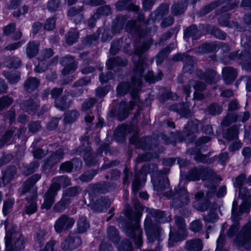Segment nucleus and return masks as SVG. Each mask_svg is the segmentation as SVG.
<instances>
[{
    "mask_svg": "<svg viewBox=\"0 0 251 251\" xmlns=\"http://www.w3.org/2000/svg\"><path fill=\"white\" fill-rule=\"evenodd\" d=\"M152 44V39L149 38L146 41H144L142 45L136 46L134 50L135 54L132 57L134 67L131 80V85H130L128 82L119 84L117 88L118 95L123 96L126 94L131 88L132 89L131 95L132 98L134 99L137 98V92L140 89L142 83L143 74L146 67L144 59L141 57V55L149 50Z\"/></svg>",
    "mask_w": 251,
    "mask_h": 251,
    "instance_id": "nucleus-1",
    "label": "nucleus"
},
{
    "mask_svg": "<svg viewBox=\"0 0 251 251\" xmlns=\"http://www.w3.org/2000/svg\"><path fill=\"white\" fill-rule=\"evenodd\" d=\"M237 206V201H234L232 203L231 215L233 223L229 228L227 235L229 238H233L234 242L249 249L250 247H248V244L251 240V220L241 229L239 234L237 233L239 229L238 221L240 217L244 213L249 212L250 206L247 203L243 202L240 205L239 209L238 210Z\"/></svg>",
    "mask_w": 251,
    "mask_h": 251,
    "instance_id": "nucleus-2",
    "label": "nucleus"
},
{
    "mask_svg": "<svg viewBox=\"0 0 251 251\" xmlns=\"http://www.w3.org/2000/svg\"><path fill=\"white\" fill-rule=\"evenodd\" d=\"M41 178L40 175L35 174L28 178L19 188V192L22 194L30 192L32 194L31 198H26L27 203L24 207V212L28 215L35 213L37 210V188L34 185Z\"/></svg>",
    "mask_w": 251,
    "mask_h": 251,
    "instance_id": "nucleus-3",
    "label": "nucleus"
},
{
    "mask_svg": "<svg viewBox=\"0 0 251 251\" xmlns=\"http://www.w3.org/2000/svg\"><path fill=\"white\" fill-rule=\"evenodd\" d=\"M139 213H137L132 217L130 211L128 210L125 211V215L130 220L126 225V233L133 239L136 248H140L143 245L142 230L140 226Z\"/></svg>",
    "mask_w": 251,
    "mask_h": 251,
    "instance_id": "nucleus-4",
    "label": "nucleus"
},
{
    "mask_svg": "<svg viewBox=\"0 0 251 251\" xmlns=\"http://www.w3.org/2000/svg\"><path fill=\"white\" fill-rule=\"evenodd\" d=\"M186 177L190 181H196L200 179L203 181H207L205 184L209 188L208 193L213 194L216 191V186L213 184L215 174L210 169L194 168L188 172Z\"/></svg>",
    "mask_w": 251,
    "mask_h": 251,
    "instance_id": "nucleus-5",
    "label": "nucleus"
},
{
    "mask_svg": "<svg viewBox=\"0 0 251 251\" xmlns=\"http://www.w3.org/2000/svg\"><path fill=\"white\" fill-rule=\"evenodd\" d=\"M85 143L88 145V141L84 140L83 146L79 147L78 150L83 155L86 163L89 166L95 164L97 162L98 158L103 156V152L106 154L109 151V146L107 144H104L100 146L98 149L97 153L95 154L91 152V148L89 146L84 147Z\"/></svg>",
    "mask_w": 251,
    "mask_h": 251,
    "instance_id": "nucleus-6",
    "label": "nucleus"
},
{
    "mask_svg": "<svg viewBox=\"0 0 251 251\" xmlns=\"http://www.w3.org/2000/svg\"><path fill=\"white\" fill-rule=\"evenodd\" d=\"M168 199L172 198L171 206L175 208L187 205L190 201L188 192L185 187H178L175 192H170L167 194Z\"/></svg>",
    "mask_w": 251,
    "mask_h": 251,
    "instance_id": "nucleus-7",
    "label": "nucleus"
},
{
    "mask_svg": "<svg viewBox=\"0 0 251 251\" xmlns=\"http://www.w3.org/2000/svg\"><path fill=\"white\" fill-rule=\"evenodd\" d=\"M175 220L178 230L175 235H170L168 242L169 247L173 246L175 242L183 240L187 235L185 230L186 225L184 219L179 216H176Z\"/></svg>",
    "mask_w": 251,
    "mask_h": 251,
    "instance_id": "nucleus-8",
    "label": "nucleus"
},
{
    "mask_svg": "<svg viewBox=\"0 0 251 251\" xmlns=\"http://www.w3.org/2000/svg\"><path fill=\"white\" fill-rule=\"evenodd\" d=\"M6 230V235L5 237V242L6 246V251H20L24 249L25 244V240L24 236L21 234L18 233L14 235L15 241L14 243V247H12L10 245L11 235V233L7 231V226H5Z\"/></svg>",
    "mask_w": 251,
    "mask_h": 251,
    "instance_id": "nucleus-9",
    "label": "nucleus"
},
{
    "mask_svg": "<svg viewBox=\"0 0 251 251\" xmlns=\"http://www.w3.org/2000/svg\"><path fill=\"white\" fill-rule=\"evenodd\" d=\"M144 226L145 230L150 242L152 243L155 240L158 241L160 240L161 236V229L158 226L154 227L151 217L150 215L147 216L145 219Z\"/></svg>",
    "mask_w": 251,
    "mask_h": 251,
    "instance_id": "nucleus-10",
    "label": "nucleus"
},
{
    "mask_svg": "<svg viewBox=\"0 0 251 251\" xmlns=\"http://www.w3.org/2000/svg\"><path fill=\"white\" fill-rule=\"evenodd\" d=\"M63 90L62 88H54L50 93L51 98L55 99V107L61 110L69 108L72 103V100H68L65 95L57 99L58 96L62 93Z\"/></svg>",
    "mask_w": 251,
    "mask_h": 251,
    "instance_id": "nucleus-11",
    "label": "nucleus"
},
{
    "mask_svg": "<svg viewBox=\"0 0 251 251\" xmlns=\"http://www.w3.org/2000/svg\"><path fill=\"white\" fill-rule=\"evenodd\" d=\"M59 190V186L56 183H52L49 189L44 196V202L41 205V208L50 209L54 202V197L57 195V192Z\"/></svg>",
    "mask_w": 251,
    "mask_h": 251,
    "instance_id": "nucleus-12",
    "label": "nucleus"
},
{
    "mask_svg": "<svg viewBox=\"0 0 251 251\" xmlns=\"http://www.w3.org/2000/svg\"><path fill=\"white\" fill-rule=\"evenodd\" d=\"M75 223V220L63 214L59 217L54 224V229L57 233H61L64 230H67L72 228Z\"/></svg>",
    "mask_w": 251,
    "mask_h": 251,
    "instance_id": "nucleus-13",
    "label": "nucleus"
},
{
    "mask_svg": "<svg viewBox=\"0 0 251 251\" xmlns=\"http://www.w3.org/2000/svg\"><path fill=\"white\" fill-rule=\"evenodd\" d=\"M150 173L149 166L144 165L140 170L138 174H136L132 182V189L134 195H136L139 189L142 187V182H145L148 173Z\"/></svg>",
    "mask_w": 251,
    "mask_h": 251,
    "instance_id": "nucleus-14",
    "label": "nucleus"
},
{
    "mask_svg": "<svg viewBox=\"0 0 251 251\" xmlns=\"http://www.w3.org/2000/svg\"><path fill=\"white\" fill-rule=\"evenodd\" d=\"M158 173L155 172L151 175V182L153 184L154 189L158 192H162L169 186V180L167 177L164 175L159 174L158 177H156L155 175H157Z\"/></svg>",
    "mask_w": 251,
    "mask_h": 251,
    "instance_id": "nucleus-15",
    "label": "nucleus"
},
{
    "mask_svg": "<svg viewBox=\"0 0 251 251\" xmlns=\"http://www.w3.org/2000/svg\"><path fill=\"white\" fill-rule=\"evenodd\" d=\"M81 244L80 236L76 233H70L67 239L62 243L61 248L64 251L73 250Z\"/></svg>",
    "mask_w": 251,
    "mask_h": 251,
    "instance_id": "nucleus-16",
    "label": "nucleus"
},
{
    "mask_svg": "<svg viewBox=\"0 0 251 251\" xmlns=\"http://www.w3.org/2000/svg\"><path fill=\"white\" fill-rule=\"evenodd\" d=\"M250 117V113L248 111L240 113L238 115L235 113H229L222 122L223 126H227L231 123L237 121L245 122L247 121Z\"/></svg>",
    "mask_w": 251,
    "mask_h": 251,
    "instance_id": "nucleus-17",
    "label": "nucleus"
},
{
    "mask_svg": "<svg viewBox=\"0 0 251 251\" xmlns=\"http://www.w3.org/2000/svg\"><path fill=\"white\" fill-rule=\"evenodd\" d=\"M173 59L175 61H182L185 63L183 66L184 72L191 73L194 69V60L191 56L188 55L187 53H177L173 56Z\"/></svg>",
    "mask_w": 251,
    "mask_h": 251,
    "instance_id": "nucleus-18",
    "label": "nucleus"
},
{
    "mask_svg": "<svg viewBox=\"0 0 251 251\" xmlns=\"http://www.w3.org/2000/svg\"><path fill=\"white\" fill-rule=\"evenodd\" d=\"M136 22L135 21L132 20L128 21L126 26V30L128 32H132L133 31L136 32L140 38L143 37L146 35L151 36L152 34H154L157 30V26L153 25L152 26V29H151L150 30L139 31L136 26Z\"/></svg>",
    "mask_w": 251,
    "mask_h": 251,
    "instance_id": "nucleus-19",
    "label": "nucleus"
},
{
    "mask_svg": "<svg viewBox=\"0 0 251 251\" xmlns=\"http://www.w3.org/2000/svg\"><path fill=\"white\" fill-rule=\"evenodd\" d=\"M60 63L64 67L62 71V74L64 75L73 73L77 67L75 59L70 55L62 58Z\"/></svg>",
    "mask_w": 251,
    "mask_h": 251,
    "instance_id": "nucleus-20",
    "label": "nucleus"
},
{
    "mask_svg": "<svg viewBox=\"0 0 251 251\" xmlns=\"http://www.w3.org/2000/svg\"><path fill=\"white\" fill-rule=\"evenodd\" d=\"M135 104L134 101H130L128 104L126 101H121L116 111V116L120 121L124 120L128 115L129 110H132Z\"/></svg>",
    "mask_w": 251,
    "mask_h": 251,
    "instance_id": "nucleus-21",
    "label": "nucleus"
},
{
    "mask_svg": "<svg viewBox=\"0 0 251 251\" xmlns=\"http://www.w3.org/2000/svg\"><path fill=\"white\" fill-rule=\"evenodd\" d=\"M246 181V176L244 174H241L236 178L234 186L239 189V195L245 200H249L251 199V191L246 190L242 189L241 187L244 184Z\"/></svg>",
    "mask_w": 251,
    "mask_h": 251,
    "instance_id": "nucleus-22",
    "label": "nucleus"
},
{
    "mask_svg": "<svg viewBox=\"0 0 251 251\" xmlns=\"http://www.w3.org/2000/svg\"><path fill=\"white\" fill-rule=\"evenodd\" d=\"M64 154V150L59 149L55 152H53L50 155V157L47 159L45 162V168L48 169L51 168L54 165L58 163L63 157Z\"/></svg>",
    "mask_w": 251,
    "mask_h": 251,
    "instance_id": "nucleus-23",
    "label": "nucleus"
},
{
    "mask_svg": "<svg viewBox=\"0 0 251 251\" xmlns=\"http://www.w3.org/2000/svg\"><path fill=\"white\" fill-rule=\"evenodd\" d=\"M168 10L169 5L168 4H163L161 5L155 11L151 14L150 17L147 22V24L151 21L154 22L161 19L168 12Z\"/></svg>",
    "mask_w": 251,
    "mask_h": 251,
    "instance_id": "nucleus-24",
    "label": "nucleus"
},
{
    "mask_svg": "<svg viewBox=\"0 0 251 251\" xmlns=\"http://www.w3.org/2000/svg\"><path fill=\"white\" fill-rule=\"evenodd\" d=\"M115 5L117 10L118 11L127 10L137 11L139 9V6L133 4L132 0H122L117 2Z\"/></svg>",
    "mask_w": 251,
    "mask_h": 251,
    "instance_id": "nucleus-25",
    "label": "nucleus"
},
{
    "mask_svg": "<svg viewBox=\"0 0 251 251\" xmlns=\"http://www.w3.org/2000/svg\"><path fill=\"white\" fill-rule=\"evenodd\" d=\"M191 86H192L196 91H202L205 89V85L204 83L193 80H190L188 84L183 86V91L187 97H189L191 93Z\"/></svg>",
    "mask_w": 251,
    "mask_h": 251,
    "instance_id": "nucleus-26",
    "label": "nucleus"
},
{
    "mask_svg": "<svg viewBox=\"0 0 251 251\" xmlns=\"http://www.w3.org/2000/svg\"><path fill=\"white\" fill-rule=\"evenodd\" d=\"M201 126V124L197 119L190 120L184 127V134L190 136L198 132L199 127Z\"/></svg>",
    "mask_w": 251,
    "mask_h": 251,
    "instance_id": "nucleus-27",
    "label": "nucleus"
},
{
    "mask_svg": "<svg viewBox=\"0 0 251 251\" xmlns=\"http://www.w3.org/2000/svg\"><path fill=\"white\" fill-rule=\"evenodd\" d=\"M223 77L226 84L233 81L237 75L236 71L231 67H226L223 69Z\"/></svg>",
    "mask_w": 251,
    "mask_h": 251,
    "instance_id": "nucleus-28",
    "label": "nucleus"
},
{
    "mask_svg": "<svg viewBox=\"0 0 251 251\" xmlns=\"http://www.w3.org/2000/svg\"><path fill=\"white\" fill-rule=\"evenodd\" d=\"M198 75L200 78L204 79L209 84L215 83L219 79L216 72L213 70H208L201 75L198 74Z\"/></svg>",
    "mask_w": 251,
    "mask_h": 251,
    "instance_id": "nucleus-29",
    "label": "nucleus"
},
{
    "mask_svg": "<svg viewBox=\"0 0 251 251\" xmlns=\"http://www.w3.org/2000/svg\"><path fill=\"white\" fill-rule=\"evenodd\" d=\"M202 248V242L200 239H191L186 242L185 249L187 251H201Z\"/></svg>",
    "mask_w": 251,
    "mask_h": 251,
    "instance_id": "nucleus-30",
    "label": "nucleus"
},
{
    "mask_svg": "<svg viewBox=\"0 0 251 251\" xmlns=\"http://www.w3.org/2000/svg\"><path fill=\"white\" fill-rule=\"evenodd\" d=\"M16 128L11 127L7 130L0 139V147H2L5 145L11 144L14 139L13 134L15 132Z\"/></svg>",
    "mask_w": 251,
    "mask_h": 251,
    "instance_id": "nucleus-31",
    "label": "nucleus"
},
{
    "mask_svg": "<svg viewBox=\"0 0 251 251\" xmlns=\"http://www.w3.org/2000/svg\"><path fill=\"white\" fill-rule=\"evenodd\" d=\"M129 126L125 124L117 127L114 131V137L118 141L125 140L126 135L129 132Z\"/></svg>",
    "mask_w": 251,
    "mask_h": 251,
    "instance_id": "nucleus-32",
    "label": "nucleus"
},
{
    "mask_svg": "<svg viewBox=\"0 0 251 251\" xmlns=\"http://www.w3.org/2000/svg\"><path fill=\"white\" fill-rule=\"evenodd\" d=\"M110 205L111 202L108 199L100 198L97 200L93 206V208L98 212H101L106 210Z\"/></svg>",
    "mask_w": 251,
    "mask_h": 251,
    "instance_id": "nucleus-33",
    "label": "nucleus"
},
{
    "mask_svg": "<svg viewBox=\"0 0 251 251\" xmlns=\"http://www.w3.org/2000/svg\"><path fill=\"white\" fill-rule=\"evenodd\" d=\"M21 107L24 110L31 114H37L38 115L40 114L37 111V108L38 107V103L33 101V100H28L21 104Z\"/></svg>",
    "mask_w": 251,
    "mask_h": 251,
    "instance_id": "nucleus-34",
    "label": "nucleus"
},
{
    "mask_svg": "<svg viewBox=\"0 0 251 251\" xmlns=\"http://www.w3.org/2000/svg\"><path fill=\"white\" fill-rule=\"evenodd\" d=\"M151 139L150 137H144L140 140L138 141L137 138L135 136L132 137L130 139V142L131 144H135L137 148H141L143 150H147L150 147Z\"/></svg>",
    "mask_w": 251,
    "mask_h": 251,
    "instance_id": "nucleus-35",
    "label": "nucleus"
},
{
    "mask_svg": "<svg viewBox=\"0 0 251 251\" xmlns=\"http://www.w3.org/2000/svg\"><path fill=\"white\" fill-rule=\"evenodd\" d=\"M188 153L194 155V159L198 162L205 163H209L210 161L207 155L201 154L199 151L196 148H191L187 151Z\"/></svg>",
    "mask_w": 251,
    "mask_h": 251,
    "instance_id": "nucleus-36",
    "label": "nucleus"
},
{
    "mask_svg": "<svg viewBox=\"0 0 251 251\" xmlns=\"http://www.w3.org/2000/svg\"><path fill=\"white\" fill-rule=\"evenodd\" d=\"M2 75L11 84L17 83L21 79V73L17 71L14 72L3 71Z\"/></svg>",
    "mask_w": 251,
    "mask_h": 251,
    "instance_id": "nucleus-37",
    "label": "nucleus"
},
{
    "mask_svg": "<svg viewBox=\"0 0 251 251\" xmlns=\"http://www.w3.org/2000/svg\"><path fill=\"white\" fill-rule=\"evenodd\" d=\"M39 44L35 41L29 42L26 47V53L29 58L34 57L39 51Z\"/></svg>",
    "mask_w": 251,
    "mask_h": 251,
    "instance_id": "nucleus-38",
    "label": "nucleus"
},
{
    "mask_svg": "<svg viewBox=\"0 0 251 251\" xmlns=\"http://www.w3.org/2000/svg\"><path fill=\"white\" fill-rule=\"evenodd\" d=\"M199 31L195 25H192L185 29L184 32L185 39L192 37L193 40H197L200 38Z\"/></svg>",
    "mask_w": 251,
    "mask_h": 251,
    "instance_id": "nucleus-39",
    "label": "nucleus"
},
{
    "mask_svg": "<svg viewBox=\"0 0 251 251\" xmlns=\"http://www.w3.org/2000/svg\"><path fill=\"white\" fill-rule=\"evenodd\" d=\"M126 60H123L120 57L117 56L109 59L106 62V66L109 70L113 69L116 66H125L126 65Z\"/></svg>",
    "mask_w": 251,
    "mask_h": 251,
    "instance_id": "nucleus-40",
    "label": "nucleus"
},
{
    "mask_svg": "<svg viewBox=\"0 0 251 251\" xmlns=\"http://www.w3.org/2000/svg\"><path fill=\"white\" fill-rule=\"evenodd\" d=\"M16 174V168L14 167H11L7 169L3 173L2 183L3 185L10 182L14 177Z\"/></svg>",
    "mask_w": 251,
    "mask_h": 251,
    "instance_id": "nucleus-41",
    "label": "nucleus"
},
{
    "mask_svg": "<svg viewBox=\"0 0 251 251\" xmlns=\"http://www.w3.org/2000/svg\"><path fill=\"white\" fill-rule=\"evenodd\" d=\"M39 83L40 81L37 78L30 77L25 81L24 87L26 91L30 92L37 89Z\"/></svg>",
    "mask_w": 251,
    "mask_h": 251,
    "instance_id": "nucleus-42",
    "label": "nucleus"
},
{
    "mask_svg": "<svg viewBox=\"0 0 251 251\" xmlns=\"http://www.w3.org/2000/svg\"><path fill=\"white\" fill-rule=\"evenodd\" d=\"M126 18L124 16H119L114 21L112 31L115 33H118L123 29Z\"/></svg>",
    "mask_w": 251,
    "mask_h": 251,
    "instance_id": "nucleus-43",
    "label": "nucleus"
},
{
    "mask_svg": "<svg viewBox=\"0 0 251 251\" xmlns=\"http://www.w3.org/2000/svg\"><path fill=\"white\" fill-rule=\"evenodd\" d=\"M82 10V7H73L68 10L67 15L70 17L76 16L77 19H75V22L77 24L79 23L82 19V15L80 14Z\"/></svg>",
    "mask_w": 251,
    "mask_h": 251,
    "instance_id": "nucleus-44",
    "label": "nucleus"
},
{
    "mask_svg": "<svg viewBox=\"0 0 251 251\" xmlns=\"http://www.w3.org/2000/svg\"><path fill=\"white\" fill-rule=\"evenodd\" d=\"M52 183L58 184L59 186V189L61 186L66 187L71 184V179L66 176H60L54 177L52 179Z\"/></svg>",
    "mask_w": 251,
    "mask_h": 251,
    "instance_id": "nucleus-45",
    "label": "nucleus"
},
{
    "mask_svg": "<svg viewBox=\"0 0 251 251\" xmlns=\"http://www.w3.org/2000/svg\"><path fill=\"white\" fill-rule=\"evenodd\" d=\"M89 227V223L86 217H80L77 223V231L79 233H83Z\"/></svg>",
    "mask_w": 251,
    "mask_h": 251,
    "instance_id": "nucleus-46",
    "label": "nucleus"
},
{
    "mask_svg": "<svg viewBox=\"0 0 251 251\" xmlns=\"http://www.w3.org/2000/svg\"><path fill=\"white\" fill-rule=\"evenodd\" d=\"M239 131L238 127L232 126L228 128L224 134V137L229 141L233 140L238 137Z\"/></svg>",
    "mask_w": 251,
    "mask_h": 251,
    "instance_id": "nucleus-47",
    "label": "nucleus"
},
{
    "mask_svg": "<svg viewBox=\"0 0 251 251\" xmlns=\"http://www.w3.org/2000/svg\"><path fill=\"white\" fill-rule=\"evenodd\" d=\"M186 8L187 4L185 3H175L171 7V12L174 15H180L184 13Z\"/></svg>",
    "mask_w": 251,
    "mask_h": 251,
    "instance_id": "nucleus-48",
    "label": "nucleus"
},
{
    "mask_svg": "<svg viewBox=\"0 0 251 251\" xmlns=\"http://www.w3.org/2000/svg\"><path fill=\"white\" fill-rule=\"evenodd\" d=\"M175 45H170L164 50H161L156 56V62L157 65L160 64L164 60V59L166 57L167 54H168L171 50L174 49Z\"/></svg>",
    "mask_w": 251,
    "mask_h": 251,
    "instance_id": "nucleus-49",
    "label": "nucleus"
},
{
    "mask_svg": "<svg viewBox=\"0 0 251 251\" xmlns=\"http://www.w3.org/2000/svg\"><path fill=\"white\" fill-rule=\"evenodd\" d=\"M78 37V33L75 29H71L66 35V43L70 45L76 42Z\"/></svg>",
    "mask_w": 251,
    "mask_h": 251,
    "instance_id": "nucleus-50",
    "label": "nucleus"
},
{
    "mask_svg": "<svg viewBox=\"0 0 251 251\" xmlns=\"http://www.w3.org/2000/svg\"><path fill=\"white\" fill-rule=\"evenodd\" d=\"M108 238L114 244H117L119 240L118 230L113 226H110L107 228Z\"/></svg>",
    "mask_w": 251,
    "mask_h": 251,
    "instance_id": "nucleus-51",
    "label": "nucleus"
},
{
    "mask_svg": "<svg viewBox=\"0 0 251 251\" xmlns=\"http://www.w3.org/2000/svg\"><path fill=\"white\" fill-rule=\"evenodd\" d=\"M79 113L76 110H71L68 111L64 118V122L66 123H72L75 121L79 117Z\"/></svg>",
    "mask_w": 251,
    "mask_h": 251,
    "instance_id": "nucleus-52",
    "label": "nucleus"
},
{
    "mask_svg": "<svg viewBox=\"0 0 251 251\" xmlns=\"http://www.w3.org/2000/svg\"><path fill=\"white\" fill-rule=\"evenodd\" d=\"M150 214L152 217L154 218L156 221L162 223L167 221V220L165 219L166 215L164 211L156 209H151L150 212Z\"/></svg>",
    "mask_w": 251,
    "mask_h": 251,
    "instance_id": "nucleus-53",
    "label": "nucleus"
},
{
    "mask_svg": "<svg viewBox=\"0 0 251 251\" xmlns=\"http://www.w3.org/2000/svg\"><path fill=\"white\" fill-rule=\"evenodd\" d=\"M170 110L175 111L184 116H186L188 113L187 109L185 107V104L184 103L172 105L170 107Z\"/></svg>",
    "mask_w": 251,
    "mask_h": 251,
    "instance_id": "nucleus-54",
    "label": "nucleus"
},
{
    "mask_svg": "<svg viewBox=\"0 0 251 251\" xmlns=\"http://www.w3.org/2000/svg\"><path fill=\"white\" fill-rule=\"evenodd\" d=\"M162 76L163 74L161 72H159L157 76H155L152 71H149L147 74L145 76V79L149 83H153L161 80Z\"/></svg>",
    "mask_w": 251,
    "mask_h": 251,
    "instance_id": "nucleus-55",
    "label": "nucleus"
},
{
    "mask_svg": "<svg viewBox=\"0 0 251 251\" xmlns=\"http://www.w3.org/2000/svg\"><path fill=\"white\" fill-rule=\"evenodd\" d=\"M70 201L69 199L61 200L54 205L53 209L55 212H61L66 209Z\"/></svg>",
    "mask_w": 251,
    "mask_h": 251,
    "instance_id": "nucleus-56",
    "label": "nucleus"
},
{
    "mask_svg": "<svg viewBox=\"0 0 251 251\" xmlns=\"http://www.w3.org/2000/svg\"><path fill=\"white\" fill-rule=\"evenodd\" d=\"M92 64H93V62L90 60L86 59L84 60L83 64V67L81 70V72L83 74L87 75L95 71V67L90 66V65Z\"/></svg>",
    "mask_w": 251,
    "mask_h": 251,
    "instance_id": "nucleus-57",
    "label": "nucleus"
},
{
    "mask_svg": "<svg viewBox=\"0 0 251 251\" xmlns=\"http://www.w3.org/2000/svg\"><path fill=\"white\" fill-rule=\"evenodd\" d=\"M14 202L15 200L13 198H9L4 201L2 212L4 215H6L11 211Z\"/></svg>",
    "mask_w": 251,
    "mask_h": 251,
    "instance_id": "nucleus-58",
    "label": "nucleus"
},
{
    "mask_svg": "<svg viewBox=\"0 0 251 251\" xmlns=\"http://www.w3.org/2000/svg\"><path fill=\"white\" fill-rule=\"evenodd\" d=\"M97 171L94 170L85 172L79 176V179L82 182H87L92 180L94 176L97 174Z\"/></svg>",
    "mask_w": 251,
    "mask_h": 251,
    "instance_id": "nucleus-59",
    "label": "nucleus"
},
{
    "mask_svg": "<svg viewBox=\"0 0 251 251\" xmlns=\"http://www.w3.org/2000/svg\"><path fill=\"white\" fill-rule=\"evenodd\" d=\"M13 100L7 96L0 98V111L8 107L12 102Z\"/></svg>",
    "mask_w": 251,
    "mask_h": 251,
    "instance_id": "nucleus-60",
    "label": "nucleus"
},
{
    "mask_svg": "<svg viewBox=\"0 0 251 251\" xmlns=\"http://www.w3.org/2000/svg\"><path fill=\"white\" fill-rule=\"evenodd\" d=\"M119 251H132V245L130 241L128 240L123 241L118 247Z\"/></svg>",
    "mask_w": 251,
    "mask_h": 251,
    "instance_id": "nucleus-61",
    "label": "nucleus"
},
{
    "mask_svg": "<svg viewBox=\"0 0 251 251\" xmlns=\"http://www.w3.org/2000/svg\"><path fill=\"white\" fill-rule=\"evenodd\" d=\"M39 166V163L37 161H35L32 162L31 164L25 167V170L24 171L25 174L28 176L34 173L38 168Z\"/></svg>",
    "mask_w": 251,
    "mask_h": 251,
    "instance_id": "nucleus-62",
    "label": "nucleus"
},
{
    "mask_svg": "<svg viewBox=\"0 0 251 251\" xmlns=\"http://www.w3.org/2000/svg\"><path fill=\"white\" fill-rule=\"evenodd\" d=\"M21 65V60L17 57H13L9 59L6 65L10 68H18Z\"/></svg>",
    "mask_w": 251,
    "mask_h": 251,
    "instance_id": "nucleus-63",
    "label": "nucleus"
},
{
    "mask_svg": "<svg viewBox=\"0 0 251 251\" xmlns=\"http://www.w3.org/2000/svg\"><path fill=\"white\" fill-rule=\"evenodd\" d=\"M222 106H219L216 103H213L209 106L208 111L210 114L216 115L220 114L222 112Z\"/></svg>",
    "mask_w": 251,
    "mask_h": 251,
    "instance_id": "nucleus-64",
    "label": "nucleus"
}]
</instances>
